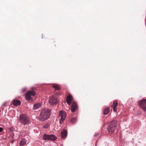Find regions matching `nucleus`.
Returning a JSON list of instances; mask_svg holds the SVG:
<instances>
[{
	"instance_id": "obj_20",
	"label": "nucleus",
	"mask_w": 146,
	"mask_h": 146,
	"mask_svg": "<svg viewBox=\"0 0 146 146\" xmlns=\"http://www.w3.org/2000/svg\"><path fill=\"white\" fill-rule=\"evenodd\" d=\"M3 130V128L2 127H0V132H2Z\"/></svg>"
},
{
	"instance_id": "obj_3",
	"label": "nucleus",
	"mask_w": 146,
	"mask_h": 146,
	"mask_svg": "<svg viewBox=\"0 0 146 146\" xmlns=\"http://www.w3.org/2000/svg\"><path fill=\"white\" fill-rule=\"evenodd\" d=\"M117 126L116 121H113L110 123L108 126L106 133H111L115 130Z\"/></svg>"
},
{
	"instance_id": "obj_17",
	"label": "nucleus",
	"mask_w": 146,
	"mask_h": 146,
	"mask_svg": "<svg viewBox=\"0 0 146 146\" xmlns=\"http://www.w3.org/2000/svg\"><path fill=\"white\" fill-rule=\"evenodd\" d=\"M26 143V140L25 139L23 138L21 139L20 142V145H25Z\"/></svg>"
},
{
	"instance_id": "obj_8",
	"label": "nucleus",
	"mask_w": 146,
	"mask_h": 146,
	"mask_svg": "<svg viewBox=\"0 0 146 146\" xmlns=\"http://www.w3.org/2000/svg\"><path fill=\"white\" fill-rule=\"evenodd\" d=\"M49 103L51 105H55L58 102L56 98L52 96L50 98L48 101Z\"/></svg>"
},
{
	"instance_id": "obj_1",
	"label": "nucleus",
	"mask_w": 146,
	"mask_h": 146,
	"mask_svg": "<svg viewBox=\"0 0 146 146\" xmlns=\"http://www.w3.org/2000/svg\"><path fill=\"white\" fill-rule=\"evenodd\" d=\"M50 110L49 109H43L40 114V120L43 121L47 119L50 115Z\"/></svg>"
},
{
	"instance_id": "obj_5",
	"label": "nucleus",
	"mask_w": 146,
	"mask_h": 146,
	"mask_svg": "<svg viewBox=\"0 0 146 146\" xmlns=\"http://www.w3.org/2000/svg\"><path fill=\"white\" fill-rule=\"evenodd\" d=\"M43 139L45 140H55L56 139V137L53 135H47L44 134L43 137Z\"/></svg>"
},
{
	"instance_id": "obj_11",
	"label": "nucleus",
	"mask_w": 146,
	"mask_h": 146,
	"mask_svg": "<svg viewBox=\"0 0 146 146\" xmlns=\"http://www.w3.org/2000/svg\"><path fill=\"white\" fill-rule=\"evenodd\" d=\"M41 106V104L40 103L36 104L34 105L33 109L34 110H36L37 109L40 108Z\"/></svg>"
},
{
	"instance_id": "obj_19",
	"label": "nucleus",
	"mask_w": 146,
	"mask_h": 146,
	"mask_svg": "<svg viewBox=\"0 0 146 146\" xmlns=\"http://www.w3.org/2000/svg\"><path fill=\"white\" fill-rule=\"evenodd\" d=\"M48 126V124H46V125H45L44 126V127L45 128H47Z\"/></svg>"
},
{
	"instance_id": "obj_10",
	"label": "nucleus",
	"mask_w": 146,
	"mask_h": 146,
	"mask_svg": "<svg viewBox=\"0 0 146 146\" xmlns=\"http://www.w3.org/2000/svg\"><path fill=\"white\" fill-rule=\"evenodd\" d=\"M72 99L73 97L70 94L67 96L66 98V102L68 105H69L70 104Z\"/></svg>"
},
{
	"instance_id": "obj_13",
	"label": "nucleus",
	"mask_w": 146,
	"mask_h": 146,
	"mask_svg": "<svg viewBox=\"0 0 146 146\" xmlns=\"http://www.w3.org/2000/svg\"><path fill=\"white\" fill-rule=\"evenodd\" d=\"M67 131L66 130H63L61 132V137L62 138L65 139L67 135Z\"/></svg>"
},
{
	"instance_id": "obj_7",
	"label": "nucleus",
	"mask_w": 146,
	"mask_h": 146,
	"mask_svg": "<svg viewBox=\"0 0 146 146\" xmlns=\"http://www.w3.org/2000/svg\"><path fill=\"white\" fill-rule=\"evenodd\" d=\"M139 105L143 110L146 112V99H143L139 103Z\"/></svg>"
},
{
	"instance_id": "obj_9",
	"label": "nucleus",
	"mask_w": 146,
	"mask_h": 146,
	"mask_svg": "<svg viewBox=\"0 0 146 146\" xmlns=\"http://www.w3.org/2000/svg\"><path fill=\"white\" fill-rule=\"evenodd\" d=\"M78 108L77 104L75 102H72L71 110L72 112H75L78 110Z\"/></svg>"
},
{
	"instance_id": "obj_2",
	"label": "nucleus",
	"mask_w": 146,
	"mask_h": 146,
	"mask_svg": "<svg viewBox=\"0 0 146 146\" xmlns=\"http://www.w3.org/2000/svg\"><path fill=\"white\" fill-rule=\"evenodd\" d=\"M19 121L20 123L24 125H28L30 121L29 116L24 113L21 114L19 117Z\"/></svg>"
},
{
	"instance_id": "obj_15",
	"label": "nucleus",
	"mask_w": 146,
	"mask_h": 146,
	"mask_svg": "<svg viewBox=\"0 0 146 146\" xmlns=\"http://www.w3.org/2000/svg\"><path fill=\"white\" fill-rule=\"evenodd\" d=\"M52 86L54 88L55 90H59L60 89L59 86L58 84H53L52 85Z\"/></svg>"
},
{
	"instance_id": "obj_6",
	"label": "nucleus",
	"mask_w": 146,
	"mask_h": 146,
	"mask_svg": "<svg viewBox=\"0 0 146 146\" xmlns=\"http://www.w3.org/2000/svg\"><path fill=\"white\" fill-rule=\"evenodd\" d=\"M59 117H61L59 122L61 124L65 120L66 116V113L64 111H60L59 113Z\"/></svg>"
},
{
	"instance_id": "obj_18",
	"label": "nucleus",
	"mask_w": 146,
	"mask_h": 146,
	"mask_svg": "<svg viewBox=\"0 0 146 146\" xmlns=\"http://www.w3.org/2000/svg\"><path fill=\"white\" fill-rule=\"evenodd\" d=\"M77 121V118L76 117H72L70 119V122L73 124L76 123Z\"/></svg>"
},
{
	"instance_id": "obj_14",
	"label": "nucleus",
	"mask_w": 146,
	"mask_h": 146,
	"mask_svg": "<svg viewBox=\"0 0 146 146\" xmlns=\"http://www.w3.org/2000/svg\"><path fill=\"white\" fill-rule=\"evenodd\" d=\"M12 104L14 106H18L21 104V102L19 100H13V101Z\"/></svg>"
},
{
	"instance_id": "obj_4",
	"label": "nucleus",
	"mask_w": 146,
	"mask_h": 146,
	"mask_svg": "<svg viewBox=\"0 0 146 146\" xmlns=\"http://www.w3.org/2000/svg\"><path fill=\"white\" fill-rule=\"evenodd\" d=\"M35 92L33 90H30L27 92L25 96L26 100L27 101L29 102L33 101V98L31 97V96H34L35 94Z\"/></svg>"
},
{
	"instance_id": "obj_16",
	"label": "nucleus",
	"mask_w": 146,
	"mask_h": 146,
	"mask_svg": "<svg viewBox=\"0 0 146 146\" xmlns=\"http://www.w3.org/2000/svg\"><path fill=\"white\" fill-rule=\"evenodd\" d=\"M110 111V108H105L104 110V115L108 114Z\"/></svg>"
},
{
	"instance_id": "obj_12",
	"label": "nucleus",
	"mask_w": 146,
	"mask_h": 146,
	"mask_svg": "<svg viewBox=\"0 0 146 146\" xmlns=\"http://www.w3.org/2000/svg\"><path fill=\"white\" fill-rule=\"evenodd\" d=\"M118 105V103L116 101H115L113 103L112 105L113 109V111L114 112H116L117 111V107Z\"/></svg>"
}]
</instances>
